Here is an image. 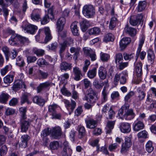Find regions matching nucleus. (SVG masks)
<instances>
[{
  "instance_id": "24",
  "label": "nucleus",
  "mask_w": 156,
  "mask_h": 156,
  "mask_svg": "<svg viewBox=\"0 0 156 156\" xmlns=\"http://www.w3.org/2000/svg\"><path fill=\"white\" fill-rule=\"evenodd\" d=\"M142 64L140 62L137 63L135 66V71L138 77H140L142 75Z\"/></svg>"
},
{
  "instance_id": "59",
  "label": "nucleus",
  "mask_w": 156,
  "mask_h": 156,
  "mask_svg": "<svg viewBox=\"0 0 156 156\" xmlns=\"http://www.w3.org/2000/svg\"><path fill=\"white\" fill-rule=\"evenodd\" d=\"M100 58L103 62H107L110 58V55L108 54L101 52L100 54Z\"/></svg>"
},
{
  "instance_id": "63",
  "label": "nucleus",
  "mask_w": 156,
  "mask_h": 156,
  "mask_svg": "<svg viewBox=\"0 0 156 156\" xmlns=\"http://www.w3.org/2000/svg\"><path fill=\"white\" fill-rule=\"evenodd\" d=\"M93 85L97 89L101 88L103 86V84H102L101 83H100L98 79H95L94 80Z\"/></svg>"
},
{
  "instance_id": "58",
  "label": "nucleus",
  "mask_w": 156,
  "mask_h": 156,
  "mask_svg": "<svg viewBox=\"0 0 156 156\" xmlns=\"http://www.w3.org/2000/svg\"><path fill=\"white\" fill-rule=\"evenodd\" d=\"M58 107L56 104H53L49 105L48 107V111L50 115L56 112V110Z\"/></svg>"
},
{
  "instance_id": "4",
  "label": "nucleus",
  "mask_w": 156,
  "mask_h": 156,
  "mask_svg": "<svg viewBox=\"0 0 156 156\" xmlns=\"http://www.w3.org/2000/svg\"><path fill=\"white\" fill-rule=\"evenodd\" d=\"M132 144V142L130 138L128 136L125 137V141L122 144L120 150L121 153L122 154H124L127 152L129 151Z\"/></svg>"
},
{
  "instance_id": "47",
  "label": "nucleus",
  "mask_w": 156,
  "mask_h": 156,
  "mask_svg": "<svg viewBox=\"0 0 156 156\" xmlns=\"http://www.w3.org/2000/svg\"><path fill=\"white\" fill-rule=\"evenodd\" d=\"M27 108L25 107H22L20 108V117L21 119L23 120L27 119L26 112Z\"/></svg>"
},
{
  "instance_id": "41",
  "label": "nucleus",
  "mask_w": 156,
  "mask_h": 156,
  "mask_svg": "<svg viewBox=\"0 0 156 156\" xmlns=\"http://www.w3.org/2000/svg\"><path fill=\"white\" fill-rule=\"evenodd\" d=\"M12 69V66L10 65H6L4 68L1 69L0 72L1 75L2 76H5L8 71Z\"/></svg>"
},
{
  "instance_id": "15",
  "label": "nucleus",
  "mask_w": 156,
  "mask_h": 156,
  "mask_svg": "<svg viewBox=\"0 0 156 156\" xmlns=\"http://www.w3.org/2000/svg\"><path fill=\"white\" fill-rule=\"evenodd\" d=\"M73 71L74 76V79L75 80L79 81L82 79L83 75L81 70L78 67H74L73 69Z\"/></svg>"
},
{
  "instance_id": "11",
  "label": "nucleus",
  "mask_w": 156,
  "mask_h": 156,
  "mask_svg": "<svg viewBox=\"0 0 156 156\" xmlns=\"http://www.w3.org/2000/svg\"><path fill=\"white\" fill-rule=\"evenodd\" d=\"M84 54L87 56H89L92 61H94L96 59V56L94 51L91 49L84 48H83Z\"/></svg>"
},
{
  "instance_id": "13",
  "label": "nucleus",
  "mask_w": 156,
  "mask_h": 156,
  "mask_svg": "<svg viewBox=\"0 0 156 156\" xmlns=\"http://www.w3.org/2000/svg\"><path fill=\"white\" fill-rule=\"evenodd\" d=\"M63 101L65 104L67 109L69 112V114L70 115L76 107V104L75 101L71 100V103L67 100H64Z\"/></svg>"
},
{
  "instance_id": "45",
  "label": "nucleus",
  "mask_w": 156,
  "mask_h": 156,
  "mask_svg": "<svg viewBox=\"0 0 156 156\" xmlns=\"http://www.w3.org/2000/svg\"><path fill=\"white\" fill-rule=\"evenodd\" d=\"M118 21L117 18L115 17H112L110 20L109 28L111 30H113L118 23Z\"/></svg>"
},
{
  "instance_id": "31",
  "label": "nucleus",
  "mask_w": 156,
  "mask_h": 156,
  "mask_svg": "<svg viewBox=\"0 0 156 156\" xmlns=\"http://www.w3.org/2000/svg\"><path fill=\"white\" fill-rule=\"evenodd\" d=\"M77 23L76 22H73L70 26L71 31L74 36H78L79 34L77 27Z\"/></svg>"
},
{
  "instance_id": "22",
  "label": "nucleus",
  "mask_w": 156,
  "mask_h": 156,
  "mask_svg": "<svg viewBox=\"0 0 156 156\" xmlns=\"http://www.w3.org/2000/svg\"><path fill=\"white\" fill-rule=\"evenodd\" d=\"M20 41V36L16 34L13 35L9 39V42L11 45H14L18 43Z\"/></svg>"
},
{
  "instance_id": "38",
  "label": "nucleus",
  "mask_w": 156,
  "mask_h": 156,
  "mask_svg": "<svg viewBox=\"0 0 156 156\" xmlns=\"http://www.w3.org/2000/svg\"><path fill=\"white\" fill-rule=\"evenodd\" d=\"M147 6L146 2L145 1H140L136 9L138 12H141L144 10Z\"/></svg>"
},
{
  "instance_id": "23",
  "label": "nucleus",
  "mask_w": 156,
  "mask_h": 156,
  "mask_svg": "<svg viewBox=\"0 0 156 156\" xmlns=\"http://www.w3.org/2000/svg\"><path fill=\"white\" fill-rule=\"evenodd\" d=\"M21 128L22 132H26L30 126L29 122L26 119L23 120L21 119Z\"/></svg>"
},
{
  "instance_id": "17",
  "label": "nucleus",
  "mask_w": 156,
  "mask_h": 156,
  "mask_svg": "<svg viewBox=\"0 0 156 156\" xmlns=\"http://www.w3.org/2000/svg\"><path fill=\"white\" fill-rule=\"evenodd\" d=\"M131 41V39L129 37H126L122 39L120 42V47L121 50H123Z\"/></svg>"
},
{
  "instance_id": "53",
  "label": "nucleus",
  "mask_w": 156,
  "mask_h": 156,
  "mask_svg": "<svg viewBox=\"0 0 156 156\" xmlns=\"http://www.w3.org/2000/svg\"><path fill=\"white\" fill-rule=\"evenodd\" d=\"M30 95L29 93L24 92L22 95L21 98V104L22 105L26 102H28V97Z\"/></svg>"
},
{
  "instance_id": "19",
  "label": "nucleus",
  "mask_w": 156,
  "mask_h": 156,
  "mask_svg": "<svg viewBox=\"0 0 156 156\" xmlns=\"http://www.w3.org/2000/svg\"><path fill=\"white\" fill-rule=\"evenodd\" d=\"M125 32L128 34L131 37H134L136 35V30L133 27L126 25L124 29Z\"/></svg>"
},
{
  "instance_id": "30",
  "label": "nucleus",
  "mask_w": 156,
  "mask_h": 156,
  "mask_svg": "<svg viewBox=\"0 0 156 156\" xmlns=\"http://www.w3.org/2000/svg\"><path fill=\"white\" fill-rule=\"evenodd\" d=\"M155 58V54L154 51L151 49H149L147 52V59L151 64L153 63Z\"/></svg>"
},
{
  "instance_id": "18",
  "label": "nucleus",
  "mask_w": 156,
  "mask_h": 156,
  "mask_svg": "<svg viewBox=\"0 0 156 156\" xmlns=\"http://www.w3.org/2000/svg\"><path fill=\"white\" fill-rule=\"evenodd\" d=\"M51 85V83L48 81L40 83L37 87V93H40L43 89L48 88Z\"/></svg>"
},
{
  "instance_id": "44",
  "label": "nucleus",
  "mask_w": 156,
  "mask_h": 156,
  "mask_svg": "<svg viewBox=\"0 0 156 156\" xmlns=\"http://www.w3.org/2000/svg\"><path fill=\"white\" fill-rule=\"evenodd\" d=\"M97 69L96 68H94L91 70L88 71L87 73V76L90 79L94 78L96 75Z\"/></svg>"
},
{
  "instance_id": "48",
  "label": "nucleus",
  "mask_w": 156,
  "mask_h": 156,
  "mask_svg": "<svg viewBox=\"0 0 156 156\" xmlns=\"http://www.w3.org/2000/svg\"><path fill=\"white\" fill-rule=\"evenodd\" d=\"M145 149L148 153H151L154 149L152 142L151 141H148L146 144Z\"/></svg>"
},
{
  "instance_id": "6",
  "label": "nucleus",
  "mask_w": 156,
  "mask_h": 156,
  "mask_svg": "<svg viewBox=\"0 0 156 156\" xmlns=\"http://www.w3.org/2000/svg\"><path fill=\"white\" fill-rule=\"evenodd\" d=\"M54 9L53 6L48 9V14H46L42 20H40L42 24L44 25L48 23L50 19L51 20L54 19Z\"/></svg>"
},
{
  "instance_id": "64",
  "label": "nucleus",
  "mask_w": 156,
  "mask_h": 156,
  "mask_svg": "<svg viewBox=\"0 0 156 156\" xmlns=\"http://www.w3.org/2000/svg\"><path fill=\"white\" fill-rule=\"evenodd\" d=\"M29 43V41L27 38L20 36V46L27 45Z\"/></svg>"
},
{
  "instance_id": "26",
  "label": "nucleus",
  "mask_w": 156,
  "mask_h": 156,
  "mask_svg": "<svg viewBox=\"0 0 156 156\" xmlns=\"http://www.w3.org/2000/svg\"><path fill=\"white\" fill-rule=\"evenodd\" d=\"M70 51L71 53H74L73 58L76 60L79 56L81 48L78 47H72L70 48Z\"/></svg>"
},
{
  "instance_id": "34",
  "label": "nucleus",
  "mask_w": 156,
  "mask_h": 156,
  "mask_svg": "<svg viewBox=\"0 0 156 156\" xmlns=\"http://www.w3.org/2000/svg\"><path fill=\"white\" fill-rule=\"evenodd\" d=\"M50 133V130L49 128L45 129L42 131L41 135L42 138V140L44 142H47L48 139L47 136L49 135Z\"/></svg>"
},
{
  "instance_id": "27",
  "label": "nucleus",
  "mask_w": 156,
  "mask_h": 156,
  "mask_svg": "<svg viewBox=\"0 0 156 156\" xmlns=\"http://www.w3.org/2000/svg\"><path fill=\"white\" fill-rule=\"evenodd\" d=\"M109 92L108 90L103 89L101 93V103L103 104L106 102L108 99V95Z\"/></svg>"
},
{
  "instance_id": "51",
  "label": "nucleus",
  "mask_w": 156,
  "mask_h": 156,
  "mask_svg": "<svg viewBox=\"0 0 156 156\" xmlns=\"http://www.w3.org/2000/svg\"><path fill=\"white\" fill-rule=\"evenodd\" d=\"M114 39V35L111 33L106 34L104 36L103 40L106 42L108 41H112Z\"/></svg>"
},
{
  "instance_id": "43",
  "label": "nucleus",
  "mask_w": 156,
  "mask_h": 156,
  "mask_svg": "<svg viewBox=\"0 0 156 156\" xmlns=\"http://www.w3.org/2000/svg\"><path fill=\"white\" fill-rule=\"evenodd\" d=\"M22 138V147L25 148L27 146V143L30 137L27 135H24L21 137Z\"/></svg>"
},
{
  "instance_id": "36",
  "label": "nucleus",
  "mask_w": 156,
  "mask_h": 156,
  "mask_svg": "<svg viewBox=\"0 0 156 156\" xmlns=\"http://www.w3.org/2000/svg\"><path fill=\"white\" fill-rule=\"evenodd\" d=\"M101 30L98 27H94L88 30V34L90 35H98Z\"/></svg>"
},
{
  "instance_id": "21",
  "label": "nucleus",
  "mask_w": 156,
  "mask_h": 156,
  "mask_svg": "<svg viewBox=\"0 0 156 156\" xmlns=\"http://www.w3.org/2000/svg\"><path fill=\"white\" fill-rule=\"evenodd\" d=\"M98 74L99 78L101 80L105 79L107 76V71L103 66L100 67L98 69Z\"/></svg>"
},
{
  "instance_id": "61",
  "label": "nucleus",
  "mask_w": 156,
  "mask_h": 156,
  "mask_svg": "<svg viewBox=\"0 0 156 156\" xmlns=\"http://www.w3.org/2000/svg\"><path fill=\"white\" fill-rule=\"evenodd\" d=\"M135 94L134 92L133 91H130L129 92L124 98V101L125 104L128 102L129 99Z\"/></svg>"
},
{
  "instance_id": "60",
  "label": "nucleus",
  "mask_w": 156,
  "mask_h": 156,
  "mask_svg": "<svg viewBox=\"0 0 156 156\" xmlns=\"http://www.w3.org/2000/svg\"><path fill=\"white\" fill-rule=\"evenodd\" d=\"M72 153V150L69 147L63 148L62 152L63 156H68L69 154H71Z\"/></svg>"
},
{
  "instance_id": "10",
  "label": "nucleus",
  "mask_w": 156,
  "mask_h": 156,
  "mask_svg": "<svg viewBox=\"0 0 156 156\" xmlns=\"http://www.w3.org/2000/svg\"><path fill=\"white\" fill-rule=\"evenodd\" d=\"M21 27L23 29V30H24V32L32 34H34L35 31L37 29V26L31 24L26 25L24 26H22Z\"/></svg>"
},
{
  "instance_id": "32",
  "label": "nucleus",
  "mask_w": 156,
  "mask_h": 156,
  "mask_svg": "<svg viewBox=\"0 0 156 156\" xmlns=\"http://www.w3.org/2000/svg\"><path fill=\"white\" fill-rule=\"evenodd\" d=\"M115 123V121H109L107 122V126L106 127V133L107 134H110L113 128L114 125Z\"/></svg>"
},
{
  "instance_id": "62",
  "label": "nucleus",
  "mask_w": 156,
  "mask_h": 156,
  "mask_svg": "<svg viewBox=\"0 0 156 156\" xmlns=\"http://www.w3.org/2000/svg\"><path fill=\"white\" fill-rule=\"evenodd\" d=\"M12 89L14 91H16L20 89V80H17L15 81L12 87Z\"/></svg>"
},
{
  "instance_id": "28",
  "label": "nucleus",
  "mask_w": 156,
  "mask_h": 156,
  "mask_svg": "<svg viewBox=\"0 0 156 156\" xmlns=\"http://www.w3.org/2000/svg\"><path fill=\"white\" fill-rule=\"evenodd\" d=\"M87 127L89 129H93L96 127L97 125V122L93 119H90L86 121Z\"/></svg>"
},
{
  "instance_id": "37",
  "label": "nucleus",
  "mask_w": 156,
  "mask_h": 156,
  "mask_svg": "<svg viewBox=\"0 0 156 156\" xmlns=\"http://www.w3.org/2000/svg\"><path fill=\"white\" fill-rule=\"evenodd\" d=\"M10 97V95L7 93H2L0 95V103L6 104Z\"/></svg>"
},
{
  "instance_id": "3",
  "label": "nucleus",
  "mask_w": 156,
  "mask_h": 156,
  "mask_svg": "<svg viewBox=\"0 0 156 156\" xmlns=\"http://www.w3.org/2000/svg\"><path fill=\"white\" fill-rule=\"evenodd\" d=\"M143 17V15L142 13L131 16L129 19V22L133 26L138 25L140 23Z\"/></svg>"
},
{
  "instance_id": "14",
  "label": "nucleus",
  "mask_w": 156,
  "mask_h": 156,
  "mask_svg": "<svg viewBox=\"0 0 156 156\" xmlns=\"http://www.w3.org/2000/svg\"><path fill=\"white\" fill-rule=\"evenodd\" d=\"M120 131L122 133H127L131 131L130 124L127 122H123L120 123L119 126Z\"/></svg>"
},
{
  "instance_id": "55",
  "label": "nucleus",
  "mask_w": 156,
  "mask_h": 156,
  "mask_svg": "<svg viewBox=\"0 0 156 156\" xmlns=\"http://www.w3.org/2000/svg\"><path fill=\"white\" fill-rule=\"evenodd\" d=\"M58 38L59 40L62 39L64 40L66 37L67 32L66 30H58Z\"/></svg>"
},
{
  "instance_id": "49",
  "label": "nucleus",
  "mask_w": 156,
  "mask_h": 156,
  "mask_svg": "<svg viewBox=\"0 0 156 156\" xmlns=\"http://www.w3.org/2000/svg\"><path fill=\"white\" fill-rule=\"evenodd\" d=\"M49 146L51 150H56L59 147V144L57 141H54L51 142Z\"/></svg>"
},
{
  "instance_id": "9",
  "label": "nucleus",
  "mask_w": 156,
  "mask_h": 156,
  "mask_svg": "<svg viewBox=\"0 0 156 156\" xmlns=\"http://www.w3.org/2000/svg\"><path fill=\"white\" fill-rule=\"evenodd\" d=\"M127 76L126 72H122L119 74H116L114 77L115 83L117 84L118 82L120 80L121 83L124 84L126 82Z\"/></svg>"
},
{
  "instance_id": "33",
  "label": "nucleus",
  "mask_w": 156,
  "mask_h": 156,
  "mask_svg": "<svg viewBox=\"0 0 156 156\" xmlns=\"http://www.w3.org/2000/svg\"><path fill=\"white\" fill-rule=\"evenodd\" d=\"M144 127V124L140 121L135 123L133 126V129L135 131H138L143 129Z\"/></svg>"
},
{
  "instance_id": "5",
  "label": "nucleus",
  "mask_w": 156,
  "mask_h": 156,
  "mask_svg": "<svg viewBox=\"0 0 156 156\" xmlns=\"http://www.w3.org/2000/svg\"><path fill=\"white\" fill-rule=\"evenodd\" d=\"M145 39V37L144 36H141V38L140 41L136 54V56H139L140 58L142 60L144 59L146 54L145 51H141L142 47L144 42Z\"/></svg>"
},
{
  "instance_id": "29",
  "label": "nucleus",
  "mask_w": 156,
  "mask_h": 156,
  "mask_svg": "<svg viewBox=\"0 0 156 156\" xmlns=\"http://www.w3.org/2000/svg\"><path fill=\"white\" fill-rule=\"evenodd\" d=\"M39 11V9H34L31 14V18L34 21H39L41 20L40 15L37 14Z\"/></svg>"
},
{
  "instance_id": "40",
  "label": "nucleus",
  "mask_w": 156,
  "mask_h": 156,
  "mask_svg": "<svg viewBox=\"0 0 156 156\" xmlns=\"http://www.w3.org/2000/svg\"><path fill=\"white\" fill-rule=\"evenodd\" d=\"M129 108V105L127 104H125L119 110L118 112L119 116L121 117L123 116V115L124 113H126V111Z\"/></svg>"
},
{
  "instance_id": "8",
  "label": "nucleus",
  "mask_w": 156,
  "mask_h": 156,
  "mask_svg": "<svg viewBox=\"0 0 156 156\" xmlns=\"http://www.w3.org/2000/svg\"><path fill=\"white\" fill-rule=\"evenodd\" d=\"M137 90L138 93V96L134 100L133 102L135 105L138 106L141 105V101L144 99L146 94L144 91H141L140 88L138 89Z\"/></svg>"
},
{
  "instance_id": "7",
  "label": "nucleus",
  "mask_w": 156,
  "mask_h": 156,
  "mask_svg": "<svg viewBox=\"0 0 156 156\" xmlns=\"http://www.w3.org/2000/svg\"><path fill=\"white\" fill-rule=\"evenodd\" d=\"M51 137L55 139H59L62 135L61 128L59 126L52 128L50 131Z\"/></svg>"
},
{
  "instance_id": "57",
  "label": "nucleus",
  "mask_w": 156,
  "mask_h": 156,
  "mask_svg": "<svg viewBox=\"0 0 156 156\" xmlns=\"http://www.w3.org/2000/svg\"><path fill=\"white\" fill-rule=\"evenodd\" d=\"M115 62L116 64H118L123 60V56L121 53L116 54L115 57Z\"/></svg>"
},
{
  "instance_id": "52",
  "label": "nucleus",
  "mask_w": 156,
  "mask_h": 156,
  "mask_svg": "<svg viewBox=\"0 0 156 156\" xmlns=\"http://www.w3.org/2000/svg\"><path fill=\"white\" fill-rule=\"evenodd\" d=\"M33 51L38 57L42 56L44 54V50L38 49L36 48H33Z\"/></svg>"
},
{
  "instance_id": "12",
  "label": "nucleus",
  "mask_w": 156,
  "mask_h": 156,
  "mask_svg": "<svg viewBox=\"0 0 156 156\" xmlns=\"http://www.w3.org/2000/svg\"><path fill=\"white\" fill-rule=\"evenodd\" d=\"M44 31L46 35L44 42L47 43L50 41L52 38V37L51 34L50 30L48 27H45L44 29H39L38 30V33L40 34L41 32Z\"/></svg>"
},
{
  "instance_id": "56",
  "label": "nucleus",
  "mask_w": 156,
  "mask_h": 156,
  "mask_svg": "<svg viewBox=\"0 0 156 156\" xmlns=\"http://www.w3.org/2000/svg\"><path fill=\"white\" fill-rule=\"evenodd\" d=\"M17 55V53L16 50H12L11 51H9V53L8 55V58L6 59V60H9V58H10L11 59H13L15 58Z\"/></svg>"
},
{
  "instance_id": "46",
  "label": "nucleus",
  "mask_w": 156,
  "mask_h": 156,
  "mask_svg": "<svg viewBox=\"0 0 156 156\" xmlns=\"http://www.w3.org/2000/svg\"><path fill=\"white\" fill-rule=\"evenodd\" d=\"M78 131L79 132L78 137L80 139H82L85 135V129L83 126H79Z\"/></svg>"
},
{
  "instance_id": "20",
  "label": "nucleus",
  "mask_w": 156,
  "mask_h": 156,
  "mask_svg": "<svg viewBox=\"0 0 156 156\" xmlns=\"http://www.w3.org/2000/svg\"><path fill=\"white\" fill-rule=\"evenodd\" d=\"M66 21L65 18L63 17H60L57 21V28L58 30H63Z\"/></svg>"
},
{
  "instance_id": "35",
  "label": "nucleus",
  "mask_w": 156,
  "mask_h": 156,
  "mask_svg": "<svg viewBox=\"0 0 156 156\" xmlns=\"http://www.w3.org/2000/svg\"><path fill=\"white\" fill-rule=\"evenodd\" d=\"M80 27L83 31H85L90 25L89 22L84 20L80 23Z\"/></svg>"
},
{
  "instance_id": "39",
  "label": "nucleus",
  "mask_w": 156,
  "mask_h": 156,
  "mask_svg": "<svg viewBox=\"0 0 156 156\" xmlns=\"http://www.w3.org/2000/svg\"><path fill=\"white\" fill-rule=\"evenodd\" d=\"M20 2L22 4V11H20V15L21 14L22 15V18H23L25 14V12L27 8V1L26 0H20Z\"/></svg>"
},
{
  "instance_id": "42",
  "label": "nucleus",
  "mask_w": 156,
  "mask_h": 156,
  "mask_svg": "<svg viewBox=\"0 0 156 156\" xmlns=\"http://www.w3.org/2000/svg\"><path fill=\"white\" fill-rule=\"evenodd\" d=\"M72 66L71 64L67 63L66 62H62L60 65V68L61 70L66 71L67 70H70L71 69Z\"/></svg>"
},
{
  "instance_id": "16",
  "label": "nucleus",
  "mask_w": 156,
  "mask_h": 156,
  "mask_svg": "<svg viewBox=\"0 0 156 156\" xmlns=\"http://www.w3.org/2000/svg\"><path fill=\"white\" fill-rule=\"evenodd\" d=\"M135 116V114L132 109H128L126 113L123 115V118L127 120H130L133 119Z\"/></svg>"
},
{
  "instance_id": "50",
  "label": "nucleus",
  "mask_w": 156,
  "mask_h": 156,
  "mask_svg": "<svg viewBox=\"0 0 156 156\" xmlns=\"http://www.w3.org/2000/svg\"><path fill=\"white\" fill-rule=\"evenodd\" d=\"M14 76L9 74L5 76L3 79L4 83H10L13 80Z\"/></svg>"
},
{
  "instance_id": "1",
  "label": "nucleus",
  "mask_w": 156,
  "mask_h": 156,
  "mask_svg": "<svg viewBox=\"0 0 156 156\" xmlns=\"http://www.w3.org/2000/svg\"><path fill=\"white\" fill-rule=\"evenodd\" d=\"M98 98V95L95 91L90 88L87 90L83 99L90 103L94 104L96 102Z\"/></svg>"
},
{
  "instance_id": "25",
  "label": "nucleus",
  "mask_w": 156,
  "mask_h": 156,
  "mask_svg": "<svg viewBox=\"0 0 156 156\" xmlns=\"http://www.w3.org/2000/svg\"><path fill=\"white\" fill-rule=\"evenodd\" d=\"M33 101L34 103L43 106L45 103L44 100L40 96H35L33 98Z\"/></svg>"
},
{
  "instance_id": "54",
  "label": "nucleus",
  "mask_w": 156,
  "mask_h": 156,
  "mask_svg": "<svg viewBox=\"0 0 156 156\" xmlns=\"http://www.w3.org/2000/svg\"><path fill=\"white\" fill-rule=\"evenodd\" d=\"M37 64L40 67H42L43 65H49V63L43 58L38 59L37 61Z\"/></svg>"
},
{
  "instance_id": "2",
  "label": "nucleus",
  "mask_w": 156,
  "mask_h": 156,
  "mask_svg": "<svg viewBox=\"0 0 156 156\" xmlns=\"http://www.w3.org/2000/svg\"><path fill=\"white\" fill-rule=\"evenodd\" d=\"M83 13L86 17H92L94 15L95 10L94 7L91 5H85L83 9Z\"/></svg>"
}]
</instances>
